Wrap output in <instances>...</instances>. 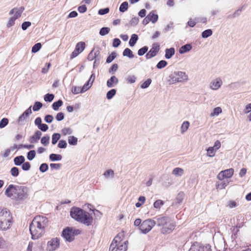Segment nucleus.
I'll list each match as a JSON object with an SVG mask.
<instances>
[{
  "instance_id": "nucleus-1",
  "label": "nucleus",
  "mask_w": 251,
  "mask_h": 251,
  "mask_svg": "<svg viewBox=\"0 0 251 251\" xmlns=\"http://www.w3.org/2000/svg\"><path fill=\"white\" fill-rule=\"evenodd\" d=\"M48 222V218L44 216L39 215L34 218L29 226L32 239H38L44 234Z\"/></svg>"
},
{
  "instance_id": "nucleus-39",
  "label": "nucleus",
  "mask_w": 251,
  "mask_h": 251,
  "mask_svg": "<svg viewBox=\"0 0 251 251\" xmlns=\"http://www.w3.org/2000/svg\"><path fill=\"white\" fill-rule=\"evenodd\" d=\"M164 204V202L160 200H156L153 203L154 207L157 209H160L161 206Z\"/></svg>"
},
{
  "instance_id": "nucleus-53",
  "label": "nucleus",
  "mask_w": 251,
  "mask_h": 251,
  "mask_svg": "<svg viewBox=\"0 0 251 251\" xmlns=\"http://www.w3.org/2000/svg\"><path fill=\"white\" fill-rule=\"evenodd\" d=\"M116 57V54L115 52H112L111 54L109 55L106 59V62L109 63L111 62Z\"/></svg>"
},
{
  "instance_id": "nucleus-59",
  "label": "nucleus",
  "mask_w": 251,
  "mask_h": 251,
  "mask_svg": "<svg viewBox=\"0 0 251 251\" xmlns=\"http://www.w3.org/2000/svg\"><path fill=\"white\" fill-rule=\"evenodd\" d=\"M16 20V19L15 18H14L13 17H11L9 19V20L7 24V27H10L13 26L15 24V21Z\"/></svg>"
},
{
  "instance_id": "nucleus-29",
  "label": "nucleus",
  "mask_w": 251,
  "mask_h": 251,
  "mask_svg": "<svg viewBox=\"0 0 251 251\" xmlns=\"http://www.w3.org/2000/svg\"><path fill=\"white\" fill-rule=\"evenodd\" d=\"M62 158L60 154L52 153L50 155V159L52 161L61 160Z\"/></svg>"
},
{
  "instance_id": "nucleus-8",
  "label": "nucleus",
  "mask_w": 251,
  "mask_h": 251,
  "mask_svg": "<svg viewBox=\"0 0 251 251\" xmlns=\"http://www.w3.org/2000/svg\"><path fill=\"white\" fill-rule=\"evenodd\" d=\"M211 246L209 244L200 243L197 242H194L191 246L188 251H211Z\"/></svg>"
},
{
  "instance_id": "nucleus-30",
  "label": "nucleus",
  "mask_w": 251,
  "mask_h": 251,
  "mask_svg": "<svg viewBox=\"0 0 251 251\" xmlns=\"http://www.w3.org/2000/svg\"><path fill=\"white\" fill-rule=\"evenodd\" d=\"M123 54L124 56H128L130 58H132L134 57L132 51L129 48H126L124 50Z\"/></svg>"
},
{
  "instance_id": "nucleus-22",
  "label": "nucleus",
  "mask_w": 251,
  "mask_h": 251,
  "mask_svg": "<svg viewBox=\"0 0 251 251\" xmlns=\"http://www.w3.org/2000/svg\"><path fill=\"white\" fill-rule=\"evenodd\" d=\"M118 83V79L115 76L113 75L107 81V86L109 88L112 87L117 85Z\"/></svg>"
},
{
  "instance_id": "nucleus-13",
  "label": "nucleus",
  "mask_w": 251,
  "mask_h": 251,
  "mask_svg": "<svg viewBox=\"0 0 251 251\" xmlns=\"http://www.w3.org/2000/svg\"><path fill=\"white\" fill-rule=\"evenodd\" d=\"M60 241L57 238H53L48 242L47 250L54 251L59 246Z\"/></svg>"
},
{
  "instance_id": "nucleus-27",
  "label": "nucleus",
  "mask_w": 251,
  "mask_h": 251,
  "mask_svg": "<svg viewBox=\"0 0 251 251\" xmlns=\"http://www.w3.org/2000/svg\"><path fill=\"white\" fill-rule=\"evenodd\" d=\"M192 49V46L190 44H186L182 46L179 49V52L180 53H184L188 51H189Z\"/></svg>"
},
{
  "instance_id": "nucleus-9",
  "label": "nucleus",
  "mask_w": 251,
  "mask_h": 251,
  "mask_svg": "<svg viewBox=\"0 0 251 251\" xmlns=\"http://www.w3.org/2000/svg\"><path fill=\"white\" fill-rule=\"evenodd\" d=\"M158 19V16L155 13V11H151L148 15L143 19L142 24L144 25H147L150 22L153 24L155 23Z\"/></svg>"
},
{
  "instance_id": "nucleus-63",
  "label": "nucleus",
  "mask_w": 251,
  "mask_h": 251,
  "mask_svg": "<svg viewBox=\"0 0 251 251\" xmlns=\"http://www.w3.org/2000/svg\"><path fill=\"white\" fill-rule=\"evenodd\" d=\"M48 165L46 163H43L40 167V170L42 172H45L48 169Z\"/></svg>"
},
{
  "instance_id": "nucleus-45",
  "label": "nucleus",
  "mask_w": 251,
  "mask_h": 251,
  "mask_svg": "<svg viewBox=\"0 0 251 251\" xmlns=\"http://www.w3.org/2000/svg\"><path fill=\"white\" fill-rule=\"evenodd\" d=\"M43 106V104L41 102L39 101H36L35 102L33 107V110L34 111H38Z\"/></svg>"
},
{
  "instance_id": "nucleus-3",
  "label": "nucleus",
  "mask_w": 251,
  "mask_h": 251,
  "mask_svg": "<svg viewBox=\"0 0 251 251\" xmlns=\"http://www.w3.org/2000/svg\"><path fill=\"white\" fill-rule=\"evenodd\" d=\"M70 215L76 221L87 226L91 225L93 222V219L90 214L78 207L72 208L70 211Z\"/></svg>"
},
{
  "instance_id": "nucleus-33",
  "label": "nucleus",
  "mask_w": 251,
  "mask_h": 251,
  "mask_svg": "<svg viewBox=\"0 0 251 251\" xmlns=\"http://www.w3.org/2000/svg\"><path fill=\"white\" fill-rule=\"evenodd\" d=\"M128 2H126V1H125L124 2H123L120 6V8H119V10L122 12H125L126 10H127L128 9Z\"/></svg>"
},
{
  "instance_id": "nucleus-15",
  "label": "nucleus",
  "mask_w": 251,
  "mask_h": 251,
  "mask_svg": "<svg viewBox=\"0 0 251 251\" xmlns=\"http://www.w3.org/2000/svg\"><path fill=\"white\" fill-rule=\"evenodd\" d=\"M234 169L229 168L221 171V175L223 179H228L230 178L234 174Z\"/></svg>"
},
{
  "instance_id": "nucleus-4",
  "label": "nucleus",
  "mask_w": 251,
  "mask_h": 251,
  "mask_svg": "<svg viewBox=\"0 0 251 251\" xmlns=\"http://www.w3.org/2000/svg\"><path fill=\"white\" fill-rule=\"evenodd\" d=\"M13 219L10 212L6 208L0 211V230H6L10 228Z\"/></svg>"
},
{
  "instance_id": "nucleus-38",
  "label": "nucleus",
  "mask_w": 251,
  "mask_h": 251,
  "mask_svg": "<svg viewBox=\"0 0 251 251\" xmlns=\"http://www.w3.org/2000/svg\"><path fill=\"white\" fill-rule=\"evenodd\" d=\"M11 175L14 177H16L19 175V172L18 168L14 167L10 170Z\"/></svg>"
},
{
  "instance_id": "nucleus-24",
  "label": "nucleus",
  "mask_w": 251,
  "mask_h": 251,
  "mask_svg": "<svg viewBox=\"0 0 251 251\" xmlns=\"http://www.w3.org/2000/svg\"><path fill=\"white\" fill-rule=\"evenodd\" d=\"M25 160V158L24 156L20 155L15 157L14 159V163L16 166H20L22 165Z\"/></svg>"
},
{
  "instance_id": "nucleus-62",
  "label": "nucleus",
  "mask_w": 251,
  "mask_h": 251,
  "mask_svg": "<svg viewBox=\"0 0 251 251\" xmlns=\"http://www.w3.org/2000/svg\"><path fill=\"white\" fill-rule=\"evenodd\" d=\"M251 103L247 104L244 109V113L245 114L251 113Z\"/></svg>"
},
{
  "instance_id": "nucleus-5",
  "label": "nucleus",
  "mask_w": 251,
  "mask_h": 251,
  "mask_svg": "<svg viewBox=\"0 0 251 251\" xmlns=\"http://www.w3.org/2000/svg\"><path fill=\"white\" fill-rule=\"evenodd\" d=\"M188 79V76L185 73L181 71L175 72L170 75L168 82L169 84H174L187 81Z\"/></svg>"
},
{
  "instance_id": "nucleus-56",
  "label": "nucleus",
  "mask_w": 251,
  "mask_h": 251,
  "mask_svg": "<svg viewBox=\"0 0 251 251\" xmlns=\"http://www.w3.org/2000/svg\"><path fill=\"white\" fill-rule=\"evenodd\" d=\"M151 80L150 78H148L144 82H143L141 85V87L142 88H146L149 86L150 84L151 83Z\"/></svg>"
},
{
  "instance_id": "nucleus-34",
  "label": "nucleus",
  "mask_w": 251,
  "mask_h": 251,
  "mask_svg": "<svg viewBox=\"0 0 251 251\" xmlns=\"http://www.w3.org/2000/svg\"><path fill=\"white\" fill-rule=\"evenodd\" d=\"M183 170L180 168H176L173 171V174L176 176H181L183 174Z\"/></svg>"
},
{
  "instance_id": "nucleus-37",
  "label": "nucleus",
  "mask_w": 251,
  "mask_h": 251,
  "mask_svg": "<svg viewBox=\"0 0 251 251\" xmlns=\"http://www.w3.org/2000/svg\"><path fill=\"white\" fill-rule=\"evenodd\" d=\"M60 138V134L59 133H54L52 136V143L55 144Z\"/></svg>"
},
{
  "instance_id": "nucleus-18",
  "label": "nucleus",
  "mask_w": 251,
  "mask_h": 251,
  "mask_svg": "<svg viewBox=\"0 0 251 251\" xmlns=\"http://www.w3.org/2000/svg\"><path fill=\"white\" fill-rule=\"evenodd\" d=\"M24 10V7H21L19 8H14L10 10L9 14L12 15L14 14L13 17L17 19L21 16L22 13Z\"/></svg>"
},
{
  "instance_id": "nucleus-41",
  "label": "nucleus",
  "mask_w": 251,
  "mask_h": 251,
  "mask_svg": "<svg viewBox=\"0 0 251 251\" xmlns=\"http://www.w3.org/2000/svg\"><path fill=\"white\" fill-rule=\"evenodd\" d=\"M116 91L115 89H111L106 94V98L107 99H111L116 94Z\"/></svg>"
},
{
  "instance_id": "nucleus-28",
  "label": "nucleus",
  "mask_w": 251,
  "mask_h": 251,
  "mask_svg": "<svg viewBox=\"0 0 251 251\" xmlns=\"http://www.w3.org/2000/svg\"><path fill=\"white\" fill-rule=\"evenodd\" d=\"M138 38L137 35L135 34H132L129 42V45L131 47L134 46L138 40Z\"/></svg>"
},
{
  "instance_id": "nucleus-47",
  "label": "nucleus",
  "mask_w": 251,
  "mask_h": 251,
  "mask_svg": "<svg viewBox=\"0 0 251 251\" xmlns=\"http://www.w3.org/2000/svg\"><path fill=\"white\" fill-rule=\"evenodd\" d=\"M225 179L221 178V189H224L228 184L229 181L228 179L225 180Z\"/></svg>"
},
{
  "instance_id": "nucleus-44",
  "label": "nucleus",
  "mask_w": 251,
  "mask_h": 251,
  "mask_svg": "<svg viewBox=\"0 0 251 251\" xmlns=\"http://www.w3.org/2000/svg\"><path fill=\"white\" fill-rule=\"evenodd\" d=\"M42 47V45L40 43L35 44L32 48V52L35 53L40 50Z\"/></svg>"
},
{
  "instance_id": "nucleus-19",
  "label": "nucleus",
  "mask_w": 251,
  "mask_h": 251,
  "mask_svg": "<svg viewBox=\"0 0 251 251\" xmlns=\"http://www.w3.org/2000/svg\"><path fill=\"white\" fill-rule=\"evenodd\" d=\"M220 144V142L219 141H217L215 143L214 147H209L207 150V154L208 156L210 157H213L214 156L215 151L217 150H218L219 148V147H218V145Z\"/></svg>"
},
{
  "instance_id": "nucleus-21",
  "label": "nucleus",
  "mask_w": 251,
  "mask_h": 251,
  "mask_svg": "<svg viewBox=\"0 0 251 251\" xmlns=\"http://www.w3.org/2000/svg\"><path fill=\"white\" fill-rule=\"evenodd\" d=\"M31 106H30L28 108H27L22 115H21L18 118V122L22 123L24 122L26 118H27L29 115L32 113V111L31 109Z\"/></svg>"
},
{
  "instance_id": "nucleus-20",
  "label": "nucleus",
  "mask_w": 251,
  "mask_h": 251,
  "mask_svg": "<svg viewBox=\"0 0 251 251\" xmlns=\"http://www.w3.org/2000/svg\"><path fill=\"white\" fill-rule=\"evenodd\" d=\"M89 89V87H86L84 85L82 87L73 86L72 88V92L74 94L82 93Z\"/></svg>"
},
{
  "instance_id": "nucleus-17",
  "label": "nucleus",
  "mask_w": 251,
  "mask_h": 251,
  "mask_svg": "<svg viewBox=\"0 0 251 251\" xmlns=\"http://www.w3.org/2000/svg\"><path fill=\"white\" fill-rule=\"evenodd\" d=\"M127 240L125 241L123 243H115V247H114L115 251H126L127 249L128 245Z\"/></svg>"
},
{
  "instance_id": "nucleus-10",
  "label": "nucleus",
  "mask_w": 251,
  "mask_h": 251,
  "mask_svg": "<svg viewBox=\"0 0 251 251\" xmlns=\"http://www.w3.org/2000/svg\"><path fill=\"white\" fill-rule=\"evenodd\" d=\"M85 48V43L84 42H79L75 46V50L70 55L71 59L75 58L81 53Z\"/></svg>"
},
{
  "instance_id": "nucleus-32",
  "label": "nucleus",
  "mask_w": 251,
  "mask_h": 251,
  "mask_svg": "<svg viewBox=\"0 0 251 251\" xmlns=\"http://www.w3.org/2000/svg\"><path fill=\"white\" fill-rule=\"evenodd\" d=\"M95 79V75L93 73L91 75L89 79L88 80V82H87V83L85 84L84 85L86 86V87H89V89L92 85V84H93Z\"/></svg>"
},
{
  "instance_id": "nucleus-40",
  "label": "nucleus",
  "mask_w": 251,
  "mask_h": 251,
  "mask_svg": "<svg viewBox=\"0 0 251 251\" xmlns=\"http://www.w3.org/2000/svg\"><path fill=\"white\" fill-rule=\"evenodd\" d=\"M110 31V28L109 27H102L100 31V34L101 36H104L107 34Z\"/></svg>"
},
{
  "instance_id": "nucleus-52",
  "label": "nucleus",
  "mask_w": 251,
  "mask_h": 251,
  "mask_svg": "<svg viewBox=\"0 0 251 251\" xmlns=\"http://www.w3.org/2000/svg\"><path fill=\"white\" fill-rule=\"evenodd\" d=\"M49 140H50V136L48 135L45 136L42 138L41 142L44 146H46V145H47V144H49Z\"/></svg>"
},
{
  "instance_id": "nucleus-36",
  "label": "nucleus",
  "mask_w": 251,
  "mask_h": 251,
  "mask_svg": "<svg viewBox=\"0 0 251 251\" xmlns=\"http://www.w3.org/2000/svg\"><path fill=\"white\" fill-rule=\"evenodd\" d=\"M189 126V122H188V121L184 122L182 123V124L181 125V132L184 133V132H185L188 129Z\"/></svg>"
},
{
  "instance_id": "nucleus-64",
  "label": "nucleus",
  "mask_w": 251,
  "mask_h": 251,
  "mask_svg": "<svg viewBox=\"0 0 251 251\" xmlns=\"http://www.w3.org/2000/svg\"><path fill=\"white\" fill-rule=\"evenodd\" d=\"M38 127L43 131H46L49 128L48 125L45 124H41Z\"/></svg>"
},
{
  "instance_id": "nucleus-31",
  "label": "nucleus",
  "mask_w": 251,
  "mask_h": 251,
  "mask_svg": "<svg viewBox=\"0 0 251 251\" xmlns=\"http://www.w3.org/2000/svg\"><path fill=\"white\" fill-rule=\"evenodd\" d=\"M63 104V101L62 100H59L57 101L54 102L52 105V108L54 110H58L59 108Z\"/></svg>"
},
{
  "instance_id": "nucleus-7",
  "label": "nucleus",
  "mask_w": 251,
  "mask_h": 251,
  "mask_svg": "<svg viewBox=\"0 0 251 251\" xmlns=\"http://www.w3.org/2000/svg\"><path fill=\"white\" fill-rule=\"evenodd\" d=\"M155 225V221L151 219H148L142 223L139 226V228L142 233H146L150 231Z\"/></svg>"
},
{
  "instance_id": "nucleus-16",
  "label": "nucleus",
  "mask_w": 251,
  "mask_h": 251,
  "mask_svg": "<svg viewBox=\"0 0 251 251\" xmlns=\"http://www.w3.org/2000/svg\"><path fill=\"white\" fill-rule=\"evenodd\" d=\"M155 224H156L157 226H161L162 227L164 225H166V224H167L171 221L169 218L164 216L155 218Z\"/></svg>"
},
{
  "instance_id": "nucleus-49",
  "label": "nucleus",
  "mask_w": 251,
  "mask_h": 251,
  "mask_svg": "<svg viewBox=\"0 0 251 251\" xmlns=\"http://www.w3.org/2000/svg\"><path fill=\"white\" fill-rule=\"evenodd\" d=\"M167 65V62L165 60H161L159 61L156 65V67L158 69H162L166 67Z\"/></svg>"
},
{
  "instance_id": "nucleus-58",
  "label": "nucleus",
  "mask_w": 251,
  "mask_h": 251,
  "mask_svg": "<svg viewBox=\"0 0 251 251\" xmlns=\"http://www.w3.org/2000/svg\"><path fill=\"white\" fill-rule=\"evenodd\" d=\"M62 133L63 135H70L72 133V130L70 128H64L62 129Z\"/></svg>"
},
{
  "instance_id": "nucleus-43",
  "label": "nucleus",
  "mask_w": 251,
  "mask_h": 251,
  "mask_svg": "<svg viewBox=\"0 0 251 251\" xmlns=\"http://www.w3.org/2000/svg\"><path fill=\"white\" fill-rule=\"evenodd\" d=\"M9 120L7 118H4L0 121V128H2L7 126L8 124Z\"/></svg>"
},
{
  "instance_id": "nucleus-2",
  "label": "nucleus",
  "mask_w": 251,
  "mask_h": 251,
  "mask_svg": "<svg viewBox=\"0 0 251 251\" xmlns=\"http://www.w3.org/2000/svg\"><path fill=\"white\" fill-rule=\"evenodd\" d=\"M28 188L24 186L10 184L5 191V195L15 201H22L28 197Z\"/></svg>"
},
{
  "instance_id": "nucleus-12",
  "label": "nucleus",
  "mask_w": 251,
  "mask_h": 251,
  "mask_svg": "<svg viewBox=\"0 0 251 251\" xmlns=\"http://www.w3.org/2000/svg\"><path fill=\"white\" fill-rule=\"evenodd\" d=\"M160 50V46L158 43H155L152 44L151 48L146 54V58L147 59H151L155 56L158 52Z\"/></svg>"
},
{
  "instance_id": "nucleus-42",
  "label": "nucleus",
  "mask_w": 251,
  "mask_h": 251,
  "mask_svg": "<svg viewBox=\"0 0 251 251\" xmlns=\"http://www.w3.org/2000/svg\"><path fill=\"white\" fill-rule=\"evenodd\" d=\"M238 206L237 203L233 200H230L227 202V204L226 206L229 207L230 208H233L236 207Z\"/></svg>"
},
{
  "instance_id": "nucleus-51",
  "label": "nucleus",
  "mask_w": 251,
  "mask_h": 251,
  "mask_svg": "<svg viewBox=\"0 0 251 251\" xmlns=\"http://www.w3.org/2000/svg\"><path fill=\"white\" fill-rule=\"evenodd\" d=\"M36 152L34 150L29 151L27 153V159L29 160H32L35 156Z\"/></svg>"
},
{
  "instance_id": "nucleus-6",
  "label": "nucleus",
  "mask_w": 251,
  "mask_h": 251,
  "mask_svg": "<svg viewBox=\"0 0 251 251\" xmlns=\"http://www.w3.org/2000/svg\"><path fill=\"white\" fill-rule=\"evenodd\" d=\"M80 233L81 231L79 229L67 227L63 230L62 235L67 241L71 242L74 240L75 236L80 234Z\"/></svg>"
},
{
  "instance_id": "nucleus-57",
  "label": "nucleus",
  "mask_w": 251,
  "mask_h": 251,
  "mask_svg": "<svg viewBox=\"0 0 251 251\" xmlns=\"http://www.w3.org/2000/svg\"><path fill=\"white\" fill-rule=\"evenodd\" d=\"M6 247V241L2 237L0 236V249H3Z\"/></svg>"
},
{
  "instance_id": "nucleus-54",
  "label": "nucleus",
  "mask_w": 251,
  "mask_h": 251,
  "mask_svg": "<svg viewBox=\"0 0 251 251\" xmlns=\"http://www.w3.org/2000/svg\"><path fill=\"white\" fill-rule=\"evenodd\" d=\"M211 87L212 89L217 90L220 87V83L218 80L214 81L211 85Z\"/></svg>"
},
{
  "instance_id": "nucleus-14",
  "label": "nucleus",
  "mask_w": 251,
  "mask_h": 251,
  "mask_svg": "<svg viewBox=\"0 0 251 251\" xmlns=\"http://www.w3.org/2000/svg\"><path fill=\"white\" fill-rule=\"evenodd\" d=\"M161 227V232L163 234H169L175 228L176 225L172 221H170Z\"/></svg>"
},
{
  "instance_id": "nucleus-35",
  "label": "nucleus",
  "mask_w": 251,
  "mask_h": 251,
  "mask_svg": "<svg viewBox=\"0 0 251 251\" xmlns=\"http://www.w3.org/2000/svg\"><path fill=\"white\" fill-rule=\"evenodd\" d=\"M68 142L71 145H75L77 143V139L75 136H70L68 138Z\"/></svg>"
},
{
  "instance_id": "nucleus-61",
  "label": "nucleus",
  "mask_w": 251,
  "mask_h": 251,
  "mask_svg": "<svg viewBox=\"0 0 251 251\" xmlns=\"http://www.w3.org/2000/svg\"><path fill=\"white\" fill-rule=\"evenodd\" d=\"M114 174V171L110 169L105 172V173H104V176H105V177L108 178L110 176H113Z\"/></svg>"
},
{
  "instance_id": "nucleus-48",
  "label": "nucleus",
  "mask_w": 251,
  "mask_h": 251,
  "mask_svg": "<svg viewBox=\"0 0 251 251\" xmlns=\"http://www.w3.org/2000/svg\"><path fill=\"white\" fill-rule=\"evenodd\" d=\"M54 97V95L47 94L45 95L44 96V100L46 101L50 102L53 100Z\"/></svg>"
},
{
  "instance_id": "nucleus-46",
  "label": "nucleus",
  "mask_w": 251,
  "mask_h": 251,
  "mask_svg": "<svg viewBox=\"0 0 251 251\" xmlns=\"http://www.w3.org/2000/svg\"><path fill=\"white\" fill-rule=\"evenodd\" d=\"M212 34V31L211 29H207L202 32L201 36L203 38H207L211 36Z\"/></svg>"
},
{
  "instance_id": "nucleus-55",
  "label": "nucleus",
  "mask_w": 251,
  "mask_h": 251,
  "mask_svg": "<svg viewBox=\"0 0 251 251\" xmlns=\"http://www.w3.org/2000/svg\"><path fill=\"white\" fill-rule=\"evenodd\" d=\"M30 164L28 162H24L22 164V169L24 171H28L30 168Z\"/></svg>"
},
{
  "instance_id": "nucleus-23",
  "label": "nucleus",
  "mask_w": 251,
  "mask_h": 251,
  "mask_svg": "<svg viewBox=\"0 0 251 251\" xmlns=\"http://www.w3.org/2000/svg\"><path fill=\"white\" fill-rule=\"evenodd\" d=\"M41 135V132L39 130H37L34 135L30 137V142L32 143L37 142V141L40 138Z\"/></svg>"
},
{
  "instance_id": "nucleus-50",
  "label": "nucleus",
  "mask_w": 251,
  "mask_h": 251,
  "mask_svg": "<svg viewBox=\"0 0 251 251\" xmlns=\"http://www.w3.org/2000/svg\"><path fill=\"white\" fill-rule=\"evenodd\" d=\"M148 50V47L144 46L143 48L139 49L138 51V54L140 56L144 55Z\"/></svg>"
},
{
  "instance_id": "nucleus-11",
  "label": "nucleus",
  "mask_w": 251,
  "mask_h": 251,
  "mask_svg": "<svg viewBox=\"0 0 251 251\" xmlns=\"http://www.w3.org/2000/svg\"><path fill=\"white\" fill-rule=\"evenodd\" d=\"M125 232L124 231H122L119 232L114 238L112 243L111 244L109 247V251H113L114 250V247L115 245V243H123L124 241H126L125 240Z\"/></svg>"
},
{
  "instance_id": "nucleus-25",
  "label": "nucleus",
  "mask_w": 251,
  "mask_h": 251,
  "mask_svg": "<svg viewBox=\"0 0 251 251\" xmlns=\"http://www.w3.org/2000/svg\"><path fill=\"white\" fill-rule=\"evenodd\" d=\"M175 52V50L174 48L170 49H167L165 50V57L167 59L171 58L173 56Z\"/></svg>"
},
{
  "instance_id": "nucleus-60",
  "label": "nucleus",
  "mask_w": 251,
  "mask_h": 251,
  "mask_svg": "<svg viewBox=\"0 0 251 251\" xmlns=\"http://www.w3.org/2000/svg\"><path fill=\"white\" fill-rule=\"evenodd\" d=\"M67 144L65 140H61L59 141L58 144V147L59 148H66L67 147Z\"/></svg>"
},
{
  "instance_id": "nucleus-26",
  "label": "nucleus",
  "mask_w": 251,
  "mask_h": 251,
  "mask_svg": "<svg viewBox=\"0 0 251 251\" xmlns=\"http://www.w3.org/2000/svg\"><path fill=\"white\" fill-rule=\"evenodd\" d=\"M246 6V5L244 4L242 6H241V7L239 8L237 10H236L233 13L232 15H230L228 16V17L229 18H235L236 17H238L239 16L241 13V12L242 11L243 9H244V8Z\"/></svg>"
}]
</instances>
